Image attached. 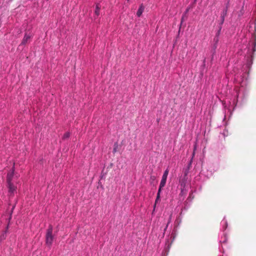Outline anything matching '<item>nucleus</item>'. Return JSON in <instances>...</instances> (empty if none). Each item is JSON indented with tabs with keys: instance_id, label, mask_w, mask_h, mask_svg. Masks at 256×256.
I'll return each mask as SVG.
<instances>
[{
	"instance_id": "obj_9",
	"label": "nucleus",
	"mask_w": 256,
	"mask_h": 256,
	"mask_svg": "<svg viewBox=\"0 0 256 256\" xmlns=\"http://www.w3.org/2000/svg\"><path fill=\"white\" fill-rule=\"evenodd\" d=\"M224 18H225L224 17V16H220V21L219 24H220L219 26H222V25L224 24Z\"/></svg>"
},
{
	"instance_id": "obj_2",
	"label": "nucleus",
	"mask_w": 256,
	"mask_h": 256,
	"mask_svg": "<svg viewBox=\"0 0 256 256\" xmlns=\"http://www.w3.org/2000/svg\"><path fill=\"white\" fill-rule=\"evenodd\" d=\"M168 172H169V170L168 169H166L164 171V172L162 175V180L160 181V186H159L160 188H162L166 185V183L167 177H168Z\"/></svg>"
},
{
	"instance_id": "obj_7",
	"label": "nucleus",
	"mask_w": 256,
	"mask_h": 256,
	"mask_svg": "<svg viewBox=\"0 0 256 256\" xmlns=\"http://www.w3.org/2000/svg\"><path fill=\"white\" fill-rule=\"evenodd\" d=\"M100 6L99 4H96V10L94 11L95 16L98 17L100 14Z\"/></svg>"
},
{
	"instance_id": "obj_13",
	"label": "nucleus",
	"mask_w": 256,
	"mask_h": 256,
	"mask_svg": "<svg viewBox=\"0 0 256 256\" xmlns=\"http://www.w3.org/2000/svg\"><path fill=\"white\" fill-rule=\"evenodd\" d=\"M181 186H183V188H184V186H185L184 183V182H182V183L181 184Z\"/></svg>"
},
{
	"instance_id": "obj_10",
	"label": "nucleus",
	"mask_w": 256,
	"mask_h": 256,
	"mask_svg": "<svg viewBox=\"0 0 256 256\" xmlns=\"http://www.w3.org/2000/svg\"><path fill=\"white\" fill-rule=\"evenodd\" d=\"M227 11H228V6H226V8L223 10L221 14V16H224V17L225 18V16L227 14Z\"/></svg>"
},
{
	"instance_id": "obj_11",
	"label": "nucleus",
	"mask_w": 256,
	"mask_h": 256,
	"mask_svg": "<svg viewBox=\"0 0 256 256\" xmlns=\"http://www.w3.org/2000/svg\"><path fill=\"white\" fill-rule=\"evenodd\" d=\"M70 134L68 132H66L63 136V139L68 138L70 137Z\"/></svg>"
},
{
	"instance_id": "obj_1",
	"label": "nucleus",
	"mask_w": 256,
	"mask_h": 256,
	"mask_svg": "<svg viewBox=\"0 0 256 256\" xmlns=\"http://www.w3.org/2000/svg\"><path fill=\"white\" fill-rule=\"evenodd\" d=\"M52 227L50 225L47 230L46 236V244L50 246L52 244L54 236H52Z\"/></svg>"
},
{
	"instance_id": "obj_4",
	"label": "nucleus",
	"mask_w": 256,
	"mask_h": 256,
	"mask_svg": "<svg viewBox=\"0 0 256 256\" xmlns=\"http://www.w3.org/2000/svg\"><path fill=\"white\" fill-rule=\"evenodd\" d=\"M7 183L8 187V192L10 194V195H13L14 192L16 190V186H15L12 182Z\"/></svg>"
},
{
	"instance_id": "obj_8",
	"label": "nucleus",
	"mask_w": 256,
	"mask_h": 256,
	"mask_svg": "<svg viewBox=\"0 0 256 256\" xmlns=\"http://www.w3.org/2000/svg\"><path fill=\"white\" fill-rule=\"evenodd\" d=\"M162 188H161L159 187V188H158V192L157 193L156 198V201H155V205L160 200V192H161Z\"/></svg>"
},
{
	"instance_id": "obj_6",
	"label": "nucleus",
	"mask_w": 256,
	"mask_h": 256,
	"mask_svg": "<svg viewBox=\"0 0 256 256\" xmlns=\"http://www.w3.org/2000/svg\"><path fill=\"white\" fill-rule=\"evenodd\" d=\"M144 7L142 5V4L139 7V8L137 11V12H136V15L138 17H140L142 16V12L144 11Z\"/></svg>"
},
{
	"instance_id": "obj_14",
	"label": "nucleus",
	"mask_w": 256,
	"mask_h": 256,
	"mask_svg": "<svg viewBox=\"0 0 256 256\" xmlns=\"http://www.w3.org/2000/svg\"><path fill=\"white\" fill-rule=\"evenodd\" d=\"M116 148H114V152H116Z\"/></svg>"
},
{
	"instance_id": "obj_5",
	"label": "nucleus",
	"mask_w": 256,
	"mask_h": 256,
	"mask_svg": "<svg viewBox=\"0 0 256 256\" xmlns=\"http://www.w3.org/2000/svg\"><path fill=\"white\" fill-rule=\"evenodd\" d=\"M14 167H13L12 168V170L11 172H8V174H7V178H6L7 182H12V181L13 177H14Z\"/></svg>"
},
{
	"instance_id": "obj_12",
	"label": "nucleus",
	"mask_w": 256,
	"mask_h": 256,
	"mask_svg": "<svg viewBox=\"0 0 256 256\" xmlns=\"http://www.w3.org/2000/svg\"><path fill=\"white\" fill-rule=\"evenodd\" d=\"M222 26H219V29L216 33V36H218L220 34V30H222Z\"/></svg>"
},
{
	"instance_id": "obj_3",
	"label": "nucleus",
	"mask_w": 256,
	"mask_h": 256,
	"mask_svg": "<svg viewBox=\"0 0 256 256\" xmlns=\"http://www.w3.org/2000/svg\"><path fill=\"white\" fill-rule=\"evenodd\" d=\"M32 37V34H28L26 33H25L24 37L20 46L25 45L27 43L30 42Z\"/></svg>"
}]
</instances>
